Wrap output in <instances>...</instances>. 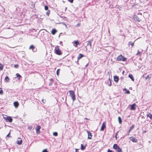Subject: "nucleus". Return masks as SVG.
Masks as SVG:
<instances>
[{"label": "nucleus", "mask_w": 152, "mask_h": 152, "mask_svg": "<svg viewBox=\"0 0 152 152\" xmlns=\"http://www.w3.org/2000/svg\"><path fill=\"white\" fill-rule=\"evenodd\" d=\"M3 65L0 62V71H1L3 69Z\"/></svg>", "instance_id": "obj_32"}, {"label": "nucleus", "mask_w": 152, "mask_h": 152, "mask_svg": "<svg viewBox=\"0 0 152 152\" xmlns=\"http://www.w3.org/2000/svg\"><path fill=\"white\" fill-rule=\"evenodd\" d=\"M41 128V127L39 125H37L35 127L36 133L37 134H39L40 133V129Z\"/></svg>", "instance_id": "obj_6"}, {"label": "nucleus", "mask_w": 152, "mask_h": 152, "mask_svg": "<svg viewBox=\"0 0 152 152\" xmlns=\"http://www.w3.org/2000/svg\"><path fill=\"white\" fill-rule=\"evenodd\" d=\"M107 152H113L112 151L110 150L109 149H108V150Z\"/></svg>", "instance_id": "obj_45"}, {"label": "nucleus", "mask_w": 152, "mask_h": 152, "mask_svg": "<svg viewBox=\"0 0 152 152\" xmlns=\"http://www.w3.org/2000/svg\"><path fill=\"white\" fill-rule=\"evenodd\" d=\"M50 81H51V82L52 83H53V80L52 78H51L50 79Z\"/></svg>", "instance_id": "obj_46"}, {"label": "nucleus", "mask_w": 152, "mask_h": 152, "mask_svg": "<svg viewBox=\"0 0 152 152\" xmlns=\"http://www.w3.org/2000/svg\"><path fill=\"white\" fill-rule=\"evenodd\" d=\"M114 80L116 83H117L118 82L119 80L118 77L116 75L114 76Z\"/></svg>", "instance_id": "obj_11"}, {"label": "nucleus", "mask_w": 152, "mask_h": 152, "mask_svg": "<svg viewBox=\"0 0 152 152\" xmlns=\"http://www.w3.org/2000/svg\"><path fill=\"white\" fill-rule=\"evenodd\" d=\"M84 56V55H83V54L81 53H80L77 58V61H78L81 58H82Z\"/></svg>", "instance_id": "obj_14"}, {"label": "nucleus", "mask_w": 152, "mask_h": 152, "mask_svg": "<svg viewBox=\"0 0 152 152\" xmlns=\"http://www.w3.org/2000/svg\"><path fill=\"white\" fill-rule=\"evenodd\" d=\"M135 19L136 20L138 21L139 22H140L141 21V19L139 18L137 16H136L135 17Z\"/></svg>", "instance_id": "obj_21"}, {"label": "nucleus", "mask_w": 152, "mask_h": 152, "mask_svg": "<svg viewBox=\"0 0 152 152\" xmlns=\"http://www.w3.org/2000/svg\"><path fill=\"white\" fill-rule=\"evenodd\" d=\"M106 122H104L101 126L100 130L101 131H103L104 130V129L106 128Z\"/></svg>", "instance_id": "obj_7"}, {"label": "nucleus", "mask_w": 152, "mask_h": 152, "mask_svg": "<svg viewBox=\"0 0 152 152\" xmlns=\"http://www.w3.org/2000/svg\"><path fill=\"white\" fill-rule=\"evenodd\" d=\"M134 127V125H133L131 127H130L129 130L128 131V133L127 134V135H129V133L132 130Z\"/></svg>", "instance_id": "obj_12"}, {"label": "nucleus", "mask_w": 152, "mask_h": 152, "mask_svg": "<svg viewBox=\"0 0 152 152\" xmlns=\"http://www.w3.org/2000/svg\"><path fill=\"white\" fill-rule=\"evenodd\" d=\"M18 80H20V78H18Z\"/></svg>", "instance_id": "obj_53"}, {"label": "nucleus", "mask_w": 152, "mask_h": 152, "mask_svg": "<svg viewBox=\"0 0 152 152\" xmlns=\"http://www.w3.org/2000/svg\"><path fill=\"white\" fill-rule=\"evenodd\" d=\"M85 119H86V120H88V119L87 118H86Z\"/></svg>", "instance_id": "obj_51"}, {"label": "nucleus", "mask_w": 152, "mask_h": 152, "mask_svg": "<svg viewBox=\"0 0 152 152\" xmlns=\"http://www.w3.org/2000/svg\"><path fill=\"white\" fill-rule=\"evenodd\" d=\"M6 117H3L4 119L7 122H11L12 121V119L11 117L7 116V115H5Z\"/></svg>", "instance_id": "obj_5"}, {"label": "nucleus", "mask_w": 152, "mask_h": 152, "mask_svg": "<svg viewBox=\"0 0 152 152\" xmlns=\"http://www.w3.org/2000/svg\"><path fill=\"white\" fill-rule=\"evenodd\" d=\"M136 108V105L135 103H134L131 105L130 110H135Z\"/></svg>", "instance_id": "obj_9"}, {"label": "nucleus", "mask_w": 152, "mask_h": 152, "mask_svg": "<svg viewBox=\"0 0 152 152\" xmlns=\"http://www.w3.org/2000/svg\"><path fill=\"white\" fill-rule=\"evenodd\" d=\"M53 134L54 136H57L58 135V134L57 132H53Z\"/></svg>", "instance_id": "obj_34"}, {"label": "nucleus", "mask_w": 152, "mask_h": 152, "mask_svg": "<svg viewBox=\"0 0 152 152\" xmlns=\"http://www.w3.org/2000/svg\"><path fill=\"white\" fill-rule=\"evenodd\" d=\"M142 52H140L139 50H137V53L136 54V56L139 55L140 56H141Z\"/></svg>", "instance_id": "obj_27"}, {"label": "nucleus", "mask_w": 152, "mask_h": 152, "mask_svg": "<svg viewBox=\"0 0 152 152\" xmlns=\"http://www.w3.org/2000/svg\"><path fill=\"white\" fill-rule=\"evenodd\" d=\"M147 116L149 117L151 120L152 119V115L150 113H148L147 115Z\"/></svg>", "instance_id": "obj_23"}, {"label": "nucleus", "mask_w": 152, "mask_h": 152, "mask_svg": "<svg viewBox=\"0 0 152 152\" xmlns=\"http://www.w3.org/2000/svg\"><path fill=\"white\" fill-rule=\"evenodd\" d=\"M147 132V131H144V132H143L145 133V132Z\"/></svg>", "instance_id": "obj_52"}, {"label": "nucleus", "mask_w": 152, "mask_h": 152, "mask_svg": "<svg viewBox=\"0 0 152 152\" xmlns=\"http://www.w3.org/2000/svg\"><path fill=\"white\" fill-rule=\"evenodd\" d=\"M50 12V10H48V11L46 12V14L47 15L49 16Z\"/></svg>", "instance_id": "obj_36"}, {"label": "nucleus", "mask_w": 152, "mask_h": 152, "mask_svg": "<svg viewBox=\"0 0 152 152\" xmlns=\"http://www.w3.org/2000/svg\"><path fill=\"white\" fill-rule=\"evenodd\" d=\"M131 140L133 142H137V140L136 138H132V139H131Z\"/></svg>", "instance_id": "obj_25"}, {"label": "nucleus", "mask_w": 152, "mask_h": 152, "mask_svg": "<svg viewBox=\"0 0 152 152\" xmlns=\"http://www.w3.org/2000/svg\"><path fill=\"white\" fill-rule=\"evenodd\" d=\"M3 94V91L2 89V88H0V94L2 95Z\"/></svg>", "instance_id": "obj_35"}, {"label": "nucleus", "mask_w": 152, "mask_h": 152, "mask_svg": "<svg viewBox=\"0 0 152 152\" xmlns=\"http://www.w3.org/2000/svg\"><path fill=\"white\" fill-rule=\"evenodd\" d=\"M16 75L17 77H21V76L18 73H17L16 74Z\"/></svg>", "instance_id": "obj_37"}, {"label": "nucleus", "mask_w": 152, "mask_h": 152, "mask_svg": "<svg viewBox=\"0 0 152 152\" xmlns=\"http://www.w3.org/2000/svg\"><path fill=\"white\" fill-rule=\"evenodd\" d=\"M54 53L58 55H61L62 54V52L59 49V47L58 46H57L55 47Z\"/></svg>", "instance_id": "obj_2"}, {"label": "nucleus", "mask_w": 152, "mask_h": 152, "mask_svg": "<svg viewBox=\"0 0 152 152\" xmlns=\"http://www.w3.org/2000/svg\"><path fill=\"white\" fill-rule=\"evenodd\" d=\"M48 7L47 6H45V9L46 10H48Z\"/></svg>", "instance_id": "obj_40"}, {"label": "nucleus", "mask_w": 152, "mask_h": 152, "mask_svg": "<svg viewBox=\"0 0 152 152\" xmlns=\"http://www.w3.org/2000/svg\"><path fill=\"white\" fill-rule=\"evenodd\" d=\"M69 91L70 94V96L72 98L73 101H74L76 99L75 96L74 91L72 90H70Z\"/></svg>", "instance_id": "obj_4"}, {"label": "nucleus", "mask_w": 152, "mask_h": 152, "mask_svg": "<svg viewBox=\"0 0 152 152\" xmlns=\"http://www.w3.org/2000/svg\"><path fill=\"white\" fill-rule=\"evenodd\" d=\"M35 49V47L33 45H31L29 47V49L32 50L33 52H36L37 50V49H36L34 51V50Z\"/></svg>", "instance_id": "obj_10"}, {"label": "nucleus", "mask_w": 152, "mask_h": 152, "mask_svg": "<svg viewBox=\"0 0 152 152\" xmlns=\"http://www.w3.org/2000/svg\"><path fill=\"white\" fill-rule=\"evenodd\" d=\"M109 82H108V85L109 86H110L112 85V83H111V81L110 80V77H109Z\"/></svg>", "instance_id": "obj_29"}, {"label": "nucleus", "mask_w": 152, "mask_h": 152, "mask_svg": "<svg viewBox=\"0 0 152 152\" xmlns=\"http://www.w3.org/2000/svg\"><path fill=\"white\" fill-rule=\"evenodd\" d=\"M4 80L6 82H8L10 80V79L8 76H7L5 77Z\"/></svg>", "instance_id": "obj_28"}, {"label": "nucleus", "mask_w": 152, "mask_h": 152, "mask_svg": "<svg viewBox=\"0 0 152 152\" xmlns=\"http://www.w3.org/2000/svg\"><path fill=\"white\" fill-rule=\"evenodd\" d=\"M57 32V30L55 28H53L52 29L51 33L52 34L54 35Z\"/></svg>", "instance_id": "obj_13"}, {"label": "nucleus", "mask_w": 152, "mask_h": 152, "mask_svg": "<svg viewBox=\"0 0 152 152\" xmlns=\"http://www.w3.org/2000/svg\"><path fill=\"white\" fill-rule=\"evenodd\" d=\"M86 132L88 134V139H91L92 136V133L90 131L88 130L86 131Z\"/></svg>", "instance_id": "obj_8"}, {"label": "nucleus", "mask_w": 152, "mask_h": 152, "mask_svg": "<svg viewBox=\"0 0 152 152\" xmlns=\"http://www.w3.org/2000/svg\"><path fill=\"white\" fill-rule=\"evenodd\" d=\"M118 132H117L115 133V139L116 140H117V135H118Z\"/></svg>", "instance_id": "obj_38"}, {"label": "nucleus", "mask_w": 152, "mask_h": 152, "mask_svg": "<svg viewBox=\"0 0 152 152\" xmlns=\"http://www.w3.org/2000/svg\"><path fill=\"white\" fill-rule=\"evenodd\" d=\"M116 60L119 61H127V58L121 54L117 57Z\"/></svg>", "instance_id": "obj_3"}, {"label": "nucleus", "mask_w": 152, "mask_h": 152, "mask_svg": "<svg viewBox=\"0 0 152 152\" xmlns=\"http://www.w3.org/2000/svg\"><path fill=\"white\" fill-rule=\"evenodd\" d=\"M32 127L31 126H30L29 127H28V129H32Z\"/></svg>", "instance_id": "obj_47"}, {"label": "nucleus", "mask_w": 152, "mask_h": 152, "mask_svg": "<svg viewBox=\"0 0 152 152\" xmlns=\"http://www.w3.org/2000/svg\"><path fill=\"white\" fill-rule=\"evenodd\" d=\"M42 102L44 104L46 102V100L43 99H42Z\"/></svg>", "instance_id": "obj_41"}, {"label": "nucleus", "mask_w": 152, "mask_h": 152, "mask_svg": "<svg viewBox=\"0 0 152 152\" xmlns=\"http://www.w3.org/2000/svg\"><path fill=\"white\" fill-rule=\"evenodd\" d=\"M80 25V23H78L76 25L77 26H79Z\"/></svg>", "instance_id": "obj_48"}, {"label": "nucleus", "mask_w": 152, "mask_h": 152, "mask_svg": "<svg viewBox=\"0 0 152 152\" xmlns=\"http://www.w3.org/2000/svg\"><path fill=\"white\" fill-rule=\"evenodd\" d=\"M152 77L151 74H150L148 75L145 78L146 80H148V79H150Z\"/></svg>", "instance_id": "obj_22"}, {"label": "nucleus", "mask_w": 152, "mask_h": 152, "mask_svg": "<svg viewBox=\"0 0 152 152\" xmlns=\"http://www.w3.org/2000/svg\"><path fill=\"white\" fill-rule=\"evenodd\" d=\"M79 149H75V152H77L79 150Z\"/></svg>", "instance_id": "obj_49"}, {"label": "nucleus", "mask_w": 152, "mask_h": 152, "mask_svg": "<svg viewBox=\"0 0 152 152\" xmlns=\"http://www.w3.org/2000/svg\"><path fill=\"white\" fill-rule=\"evenodd\" d=\"M118 121L120 124H121L122 122V120L121 118L120 117H119L118 118Z\"/></svg>", "instance_id": "obj_30"}, {"label": "nucleus", "mask_w": 152, "mask_h": 152, "mask_svg": "<svg viewBox=\"0 0 152 152\" xmlns=\"http://www.w3.org/2000/svg\"><path fill=\"white\" fill-rule=\"evenodd\" d=\"M124 91H126L125 93L127 94H129L130 93V91L129 90L127 89L126 88L124 89Z\"/></svg>", "instance_id": "obj_26"}, {"label": "nucleus", "mask_w": 152, "mask_h": 152, "mask_svg": "<svg viewBox=\"0 0 152 152\" xmlns=\"http://www.w3.org/2000/svg\"><path fill=\"white\" fill-rule=\"evenodd\" d=\"M93 41V39H91L88 41L87 42V45L86 46V50H89L91 49V42Z\"/></svg>", "instance_id": "obj_1"}, {"label": "nucleus", "mask_w": 152, "mask_h": 152, "mask_svg": "<svg viewBox=\"0 0 152 152\" xmlns=\"http://www.w3.org/2000/svg\"><path fill=\"white\" fill-rule=\"evenodd\" d=\"M22 140L20 138H19L17 141V143L19 145H21L22 144Z\"/></svg>", "instance_id": "obj_15"}, {"label": "nucleus", "mask_w": 152, "mask_h": 152, "mask_svg": "<svg viewBox=\"0 0 152 152\" xmlns=\"http://www.w3.org/2000/svg\"><path fill=\"white\" fill-rule=\"evenodd\" d=\"M10 133H11L10 132H9V134H8L7 135L6 137H10Z\"/></svg>", "instance_id": "obj_43"}, {"label": "nucleus", "mask_w": 152, "mask_h": 152, "mask_svg": "<svg viewBox=\"0 0 152 152\" xmlns=\"http://www.w3.org/2000/svg\"><path fill=\"white\" fill-rule=\"evenodd\" d=\"M42 152H48L47 149H45L42 151Z\"/></svg>", "instance_id": "obj_42"}, {"label": "nucleus", "mask_w": 152, "mask_h": 152, "mask_svg": "<svg viewBox=\"0 0 152 152\" xmlns=\"http://www.w3.org/2000/svg\"><path fill=\"white\" fill-rule=\"evenodd\" d=\"M74 43L75 44V47H77V45H80L79 42L78 40L74 41Z\"/></svg>", "instance_id": "obj_17"}, {"label": "nucleus", "mask_w": 152, "mask_h": 152, "mask_svg": "<svg viewBox=\"0 0 152 152\" xmlns=\"http://www.w3.org/2000/svg\"><path fill=\"white\" fill-rule=\"evenodd\" d=\"M119 147L117 145V144H115L114 145L113 148V149L116 150Z\"/></svg>", "instance_id": "obj_18"}, {"label": "nucleus", "mask_w": 152, "mask_h": 152, "mask_svg": "<svg viewBox=\"0 0 152 152\" xmlns=\"http://www.w3.org/2000/svg\"><path fill=\"white\" fill-rule=\"evenodd\" d=\"M14 67H15V68H18L19 67V65L18 64H15L14 65Z\"/></svg>", "instance_id": "obj_39"}, {"label": "nucleus", "mask_w": 152, "mask_h": 152, "mask_svg": "<svg viewBox=\"0 0 152 152\" xmlns=\"http://www.w3.org/2000/svg\"><path fill=\"white\" fill-rule=\"evenodd\" d=\"M129 77L133 81H134V79L133 77V75L131 74H129Z\"/></svg>", "instance_id": "obj_20"}, {"label": "nucleus", "mask_w": 152, "mask_h": 152, "mask_svg": "<svg viewBox=\"0 0 152 152\" xmlns=\"http://www.w3.org/2000/svg\"><path fill=\"white\" fill-rule=\"evenodd\" d=\"M86 145H83L81 144V149L82 150H84L86 148Z\"/></svg>", "instance_id": "obj_19"}, {"label": "nucleus", "mask_w": 152, "mask_h": 152, "mask_svg": "<svg viewBox=\"0 0 152 152\" xmlns=\"http://www.w3.org/2000/svg\"><path fill=\"white\" fill-rule=\"evenodd\" d=\"M116 151L118 152H123L121 148L119 147L117 149H116Z\"/></svg>", "instance_id": "obj_31"}, {"label": "nucleus", "mask_w": 152, "mask_h": 152, "mask_svg": "<svg viewBox=\"0 0 152 152\" xmlns=\"http://www.w3.org/2000/svg\"><path fill=\"white\" fill-rule=\"evenodd\" d=\"M14 106L16 107L17 108L19 105V104L18 102H15L13 103Z\"/></svg>", "instance_id": "obj_16"}, {"label": "nucleus", "mask_w": 152, "mask_h": 152, "mask_svg": "<svg viewBox=\"0 0 152 152\" xmlns=\"http://www.w3.org/2000/svg\"><path fill=\"white\" fill-rule=\"evenodd\" d=\"M88 64L86 65V67H87L88 66Z\"/></svg>", "instance_id": "obj_50"}, {"label": "nucleus", "mask_w": 152, "mask_h": 152, "mask_svg": "<svg viewBox=\"0 0 152 152\" xmlns=\"http://www.w3.org/2000/svg\"><path fill=\"white\" fill-rule=\"evenodd\" d=\"M60 69H58L56 71V75H57L58 76L59 74Z\"/></svg>", "instance_id": "obj_33"}, {"label": "nucleus", "mask_w": 152, "mask_h": 152, "mask_svg": "<svg viewBox=\"0 0 152 152\" xmlns=\"http://www.w3.org/2000/svg\"><path fill=\"white\" fill-rule=\"evenodd\" d=\"M129 45V46L130 45H131V48H132L134 45V42H129L128 43Z\"/></svg>", "instance_id": "obj_24"}, {"label": "nucleus", "mask_w": 152, "mask_h": 152, "mask_svg": "<svg viewBox=\"0 0 152 152\" xmlns=\"http://www.w3.org/2000/svg\"><path fill=\"white\" fill-rule=\"evenodd\" d=\"M70 3H72L73 2L74 0H68Z\"/></svg>", "instance_id": "obj_44"}]
</instances>
